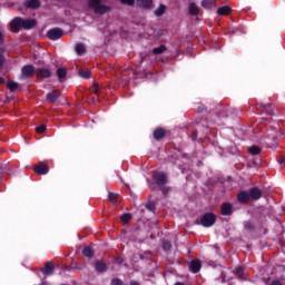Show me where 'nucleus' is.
Listing matches in <instances>:
<instances>
[{
	"label": "nucleus",
	"instance_id": "1",
	"mask_svg": "<svg viewBox=\"0 0 285 285\" xmlns=\"http://www.w3.org/2000/svg\"><path fill=\"white\" fill-rule=\"evenodd\" d=\"M88 8L95 14L104 16L106 12H110V7L104 4V0H88Z\"/></svg>",
	"mask_w": 285,
	"mask_h": 285
},
{
	"label": "nucleus",
	"instance_id": "2",
	"mask_svg": "<svg viewBox=\"0 0 285 285\" xmlns=\"http://www.w3.org/2000/svg\"><path fill=\"white\" fill-rule=\"evenodd\" d=\"M153 178L155 179L157 186L160 187V190H161V193H164V195H166V193L170 191V187L166 186V183L168 181V179L166 178V174L159 173V171H154Z\"/></svg>",
	"mask_w": 285,
	"mask_h": 285
},
{
	"label": "nucleus",
	"instance_id": "3",
	"mask_svg": "<svg viewBox=\"0 0 285 285\" xmlns=\"http://www.w3.org/2000/svg\"><path fill=\"white\" fill-rule=\"evenodd\" d=\"M215 222H217V217L213 213L205 214L200 219V224L205 228H210V226L215 225Z\"/></svg>",
	"mask_w": 285,
	"mask_h": 285
},
{
	"label": "nucleus",
	"instance_id": "4",
	"mask_svg": "<svg viewBox=\"0 0 285 285\" xmlns=\"http://www.w3.org/2000/svg\"><path fill=\"white\" fill-rule=\"evenodd\" d=\"M35 75V66L26 65L21 68L20 79H30Z\"/></svg>",
	"mask_w": 285,
	"mask_h": 285
},
{
	"label": "nucleus",
	"instance_id": "5",
	"mask_svg": "<svg viewBox=\"0 0 285 285\" xmlns=\"http://www.w3.org/2000/svg\"><path fill=\"white\" fill-rule=\"evenodd\" d=\"M47 37L51 41H57V39H61V37H63V30H61L60 28L50 29L47 32Z\"/></svg>",
	"mask_w": 285,
	"mask_h": 285
},
{
	"label": "nucleus",
	"instance_id": "6",
	"mask_svg": "<svg viewBox=\"0 0 285 285\" xmlns=\"http://www.w3.org/2000/svg\"><path fill=\"white\" fill-rule=\"evenodd\" d=\"M21 28H23V19L22 18H14L10 22L11 32H19V30H21Z\"/></svg>",
	"mask_w": 285,
	"mask_h": 285
},
{
	"label": "nucleus",
	"instance_id": "7",
	"mask_svg": "<svg viewBox=\"0 0 285 285\" xmlns=\"http://www.w3.org/2000/svg\"><path fill=\"white\" fill-rule=\"evenodd\" d=\"M61 97V92L59 90H53L47 94V101L49 104H57V100Z\"/></svg>",
	"mask_w": 285,
	"mask_h": 285
},
{
	"label": "nucleus",
	"instance_id": "8",
	"mask_svg": "<svg viewBox=\"0 0 285 285\" xmlns=\"http://www.w3.org/2000/svg\"><path fill=\"white\" fill-rule=\"evenodd\" d=\"M37 77H42V79H49V77H52V70L48 68H40L36 71Z\"/></svg>",
	"mask_w": 285,
	"mask_h": 285
},
{
	"label": "nucleus",
	"instance_id": "9",
	"mask_svg": "<svg viewBox=\"0 0 285 285\" xmlns=\"http://www.w3.org/2000/svg\"><path fill=\"white\" fill-rule=\"evenodd\" d=\"M33 170L37 173V175H48L50 169L48 168V165L41 163L40 165L36 166Z\"/></svg>",
	"mask_w": 285,
	"mask_h": 285
},
{
	"label": "nucleus",
	"instance_id": "10",
	"mask_svg": "<svg viewBox=\"0 0 285 285\" xmlns=\"http://www.w3.org/2000/svg\"><path fill=\"white\" fill-rule=\"evenodd\" d=\"M95 268L97 273H106L108 271V265L104 261H97L95 263Z\"/></svg>",
	"mask_w": 285,
	"mask_h": 285
},
{
	"label": "nucleus",
	"instance_id": "11",
	"mask_svg": "<svg viewBox=\"0 0 285 285\" xmlns=\"http://www.w3.org/2000/svg\"><path fill=\"white\" fill-rule=\"evenodd\" d=\"M41 273H43V275H53L55 274V265H52V263L48 262L46 264L45 267H42Z\"/></svg>",
	"mask_w": 285,
	"mask_h": 285
},
{
	"label": "nucleus",
	"instance_id": "12",
	"mask_svg": "<svg viewBox=\"0 0 285 285\" xmlns=\"http://www.w3.org/2000/svg\"><path fill=\"white\" fill-rule=\"evenodd\" d=\"M189 268L191 273H199L202 271V262L199 259L191 261Z\"/></svg>",
	"mask_w": 285,
	"mask_h": 285
},
{
	"label": "nucleus",
	"instance_id": "13",
	"mask_svg": "<svg viewBox=\"0 0 285 285\" xmlns=\"http://www.w3.org/2000/svg\"><path fill=\"white\" fill-rule=\"evenodd\" d=\"M136 6L146 10L153 6V0H136Z\"/></svg>",
	"mask_w": 285,
	"mask_h": 285
},
{
	"label": "nucleus",
	"instance_id": "14",
	"mask_svg": "<svg viewBox=\"0 0 285 285\" xmlns=\"http://www.w3.org/2000/svg\"><path fill=\"white\" fill-rule=\"evenodd\" d=\"M222 215H233V205L225 203L220 207Z\"/></svg>",
	"mask_w": 285,
	"mask_h": 285
},
{
	"label": "nucleus",
	"instance_id": "15",
	"mask_svg": "<svg viewBox=\"0 0 285 285\" xmlns=\"http://www.w3.org/2000/svg\"><path fill=\"white\" fill-rule=\"evenodd\" d=\"M35 26H37V20H33V19L23 20L22 19V28H24V30H30V29L35 28Z\"/></svg>",
	"mask_w": 285,
	"mask_h": 285
},
{
	"label": "nucleus",
	"instance_id": "16",
	"mask_svg": "<svg viewBox=\"0 0 285 285\" xmlns=\"http://www.w3.org/2000/svg\"><path fill=\"white\" fill-rule=\"evenodd\" d=\"M249 197L252 199H255V200L261 199L262 198V190H259V188H257V187L252 188L249 190Z\"/></svg>",
	"mask_w": 285,
	"mask_h": 285
},
{
	"label": "nucleus",
	"instance_id": "17",
	"mask_svg": "<svg viewBox=\"0 0 285 285\" xmlns=\"http://www.w3.org/2000/svg\"><path fill=\"white\" fill-rule=\"evenodd\" d=\"M23 4L31 10H37L40 7L39 0H26Z\"/></svg>",
	"mask_w": 285,
	"mask_h": 285
},
{
	"label": "nucleus",
	"instance_id": "18",
	"mask_svg": "<svg viewBox=\"0 0 285 285\" xmlns=\"http://www.w3.org/2000/svg\"><path fill=\"white\" fill-rule=\"evenodd\" d=\"M167 7L166 4H159V8H157L154 11L155 17H164V14L166 13Z\"/></svg>",
	"mask_w": 285,
	"mask_h": 285
},
{
	"label": "nucleus",
	"instance_id": "19",
	"mask_svg": "<svg viewBox=\"0 0 285 285\" xmlns=\"http://www.w3.org/2000/svg\"><path fill=\"white\" fill-rule=\"evenodd\" d=\"M189 14L191 17H197V14H199V7H197L194 2L189 3Z\"/></svg>",
	"mask_w": 285,
	"mask_h": 285
},
{
	"label": "nucleus",
	"instance_id": "20",
	"mask_svg": "<svg viewBox=\"0 0 285 285\" xmlns=\"http://www.w3.org/2000/svg\"><path fill=\"white\" fill-rule=\"evenodd\" d=\"M82 255H83V257H95V249H92V247H90V246H86L82 249Z\"/></svg>",
	"mask_w": 285,
	"mask_h": 285
},
{
	"label": "nucleus",
	"instance_id": "21",
	"mask_svg": "<svg viewBox=\"0 0 285 285\" xmlns=\"http://www.w3.org/2000/svg\"><path fill=\"white\" fill-rule=\"evenodd\" d=\"M164 137H166V130H164L163 128L156 129L154 131L155 139H164Z\"/></svg>",
	"mask_w": 285,
	"mask_h": 285
},
{
	"label": "nucleus",
	"instance_id": "22",
	"mask_svg": "<svg viewBox=\"0 0 285 285\" xmlns=\"http://www.w3.org/2000/svg\"><path fill=\"white\" fill-rule=\"evenodd\" d=\"M248 199H250L249 193L240 191L238 194V202H240L242 204H244V202H248Z\"/></svg>",
	"mask_w": 285,
	"mask_h": 285
},
{
	"label": "nucleus",
	"instance_id": "23",
	"mask_svg": "<svg viewBox=\"0 0 285 285\" xmlns=\"http://www.w3.org/2000/svg\"><path fill=\"white\" fill-rule=\"evenodd\" d=\"M234 275L238 277V279H246V275L244 274V268L238 267L234 271Z\"/></svg>",
	"mask_w": 285,
	"mask_h": 285
},
{
	"label": "nucleus",
	"instance_id": "24",
	"mask_svg": "<svg viewBox=\"0 0 285 285\" xmlns=\"http://www.w3.org/2000/svg\"><path fill=\"white\" fill-rule=\"evenodd\" d=\"M167 48L165 45H161L159 47H156L153 49V53L154 55H164V52H166Z\"/></svg>",
	"mask_w": 285,
	"mask_h": 285
},
{
	"label": "nucleus",
	"instance_id": "25",
	"mask_svg": "<svg viewBox=\"0 0 285 285\" xmlns=\"http://www.w3.org/2000/svg\"><path fill=\"white\" fill-rule=\"evenodd\" d=\"M215 3H216L215 0H203L202 7L208 10L212 6H215Z\"/></svg>",
	"mask_w": 285,
	"mask_h": 285
},
{
	"label": "nucleus",
	"instance_id": "26",
	"mask_svg": "<svg viewBox=\"0 0 285 285\" xmlns=\"http://www.w3.org/2000/svg\"><path fill=\"white\" fill-rule=\"evenodd\" d=\"M7 88H9V90H10L11 92H14V90H17V88H19V83H17V82H14V81H12V80H9V81L7 82Z\"/></svg>",
	"mask_w": 285,
	"mask_h": 285
},
{
	"label": "nucleus",
	"instance_id": "27",
	"mask_svg": "<svg viewBox=\"0 0 285 285\" xmlns=\"http://www.w3.org/2000/svg\"><path fill=\"white\" fill-rule=\"evenodd\" d=\"M79 77H82V79H90L91 71L89 69L80 70L78 72Z\"/></svg>",
	"mask_w": 285,
	"mask_h": 285
},
{
	"label": "nucleus",
	"instance_id": "28",
	"mask_svg": "<svg viewBox=\"0 0 285 285\" xmlns=\"http://www.w3.org/2000/svg\"><path fill=\"white\" fill-rule=\"evenodd\" d=\"M229 12H230V7L228 6L218 8L217 10V14H220V16L228 14Z\"/></svg>",
	"mask_w": 285,
	"mask_h": 285
},
{
	"label": "nucleus",
	"instance_id": "29",
	"mask_svg": "<svg viewBox=\"0 0 285 285\" xmlns=\"http://www.w3.org/2000/svg\"><path fill=\"white\" fill-rule=\"evenodd\" d=\"M76 52H77V55H83V52H86V45L77 43L76 45Z\"/></svg>",
	"mask_w": 285,
	"mask_h": 285
},
{
	"label": "nucleus",
	"instance_id": "30",
	"mask_svg": "<svg viewBox=\"0 0 285 285\" xmlns=\"http://www.w3.org/2000/svg\"><path fill=\"white\" fill-rule=\"evenodd\" d=\"M66 75H68V71L66 70V68H58L57 69L58 79H63V77H66Z\"/></svg>",
	"mask_w": 285,
	"mask_h": 285
},
{
	"label": "nucleus",
	"instance_id": "31",
	"mask_svg": "<svg viewBox=\"0 0 285 285\" xmlns=\"http://www.w3.org/2000/svg\"><path fill=\"white\" fill-rule=\"evenodd\" d=\"M248 153L250 155H259V153H262V148H259L257 146H252L248 148Z\"/></svg>",
	"mask_w": 285,
	"mask_h": 285
},
{
	"label": "nucleus",
	"instance_id": "32",
	"mask_svg": "<svg viewBox=\"0 0 285 285\" xmlns=\"http://www.w3.org/2000/svg\"><path fill=\"white\" fill-rule=\"evenodd\" d=\"M120 219L124 224H128V222H130V219H132V215L127 213V214H122L120 216Z\"/></svg>",
	"mask_w": 285,
	"mask_h": 285
},
{
	"label": "nucleus",
	"instance_id": "33",
	"mask_svg": "<svg viewBox=\"0 0 285 285\" xmlns=\"http://www.w3.org/2000/svg\"><path fill=\"white\" fill-rule=\"evenodd\" d=\"M147 210H150L151 213L155 212V209L157 208V206L155 205V203H148L146 205Z\"/></svg>",
	"mask_w": 285,
	"mask_h": 285
},
{
	"label": "nucleus",
	"instance_id": "34",
	"mask_svg": "<svg viewBox=\"0 0 285 285\" xmlns=\"http://www.w3.org/2000/svg\"><path fill=\"white\" fill-rule=\"evenodd\" d=\"M110 285H124V281H121V278H114Z\"/></svg>",
	"mask_w": 285,
	"mask_h": 285
},
{
	"label": "nucleus",
	"instance_id": "35",
	"mask_svg": "<svg viewBox=\"0 0 285 285\" xmlns=\"http://www.w3.org/2000/svg\"><path fill=\"white\" fill-rule=\"evenodd\" d=\"M120 3H125V6H135V0H119Z\"/></svg>",
	"mask_w": 285,
	"mask_h": 285
},
{
	"label": "nucleus",
	"instance_id": "36",
	"mask_svg": "<svg viewBox=\"0 0 285 285\" xmlns=\"http://www.w3.org/2000/svg\"><path fill=\"white\" fill-rule=\"evenodd\" d=\"M108 199H110V200L112 202V204H115V202H116V199H117V194H115V193H109Z\"/></svg>",
	"mask_w": 285,
	"mask_h": 285
},
{
	"label": "nucleus",
	"instance_id": "37",
	"mask_svg": "<svg viewBox=\"0 0 285 285\" xmlns=\"http://www.w3.org/2000/svg\"><path fill=\"white\" fill-rule=\"evenodd\" d=\"M46 125H40L39 127L36 128L37 132H46Z\"/></svg>",
	"mask_w": 285,
	"mask_h": 285
},
{
	"label": "nucleus",
	"instance_id": "38",
	"mask_svg": "<svg viewBox=\"0 0 285 285\" xmlns=\"http://www.w3.org/2000/svg\"><path fill=\"white\" fill-rule=\"evenodd\" d=\"M163 248H164V250H170V248H171L170 243L165 242V243L163 244Z\"/></svg>",
	"mask_w": 285,
	"mask_h": 285
},
{
	"label": "nucleus",
	"instance_id": "39",
	"mask_svg": "<svg viewBox=\"0 0 285 285\" xmlns=\"http://www.w3.org/2000/svg\"><path fill=\"white\" fill-rule=\"evenodd\" d=\"M3 63H6V57H3V55L0 53V70L1 68H3Z\"/></svg>",
	"mask_w": 285,
	"mask_h": 285
},
{
	"label": "nucleus",
	"instance_id": "40",
	"mask_svg": "<svg viewBox=\"0 0 285 285\" xmlns=\"http://www.w3.org/2000/svg\"><path fill=\"white\" fill-rule=\"evenodd\" d=\"M91 90L97 95L99 92V86H94Z\"/></svg>",
	"mask_w": 285,
	"mask_h": 285
},
{
	"label": "nucleus",
	"instance_id": "41",
	"mask_svg": "<svg viewBox=\"0 0 285 285\" xmlns=\"http://www.w3.org/2000/svg\"><path fill=\"white\" fill-rule=\"evenodd\" d=\"M0 46H3V32L0 31Z\"/></svg>",
	"mask_w": 285,
	"mask_h": 285
},
{
	"label": "nucleus",
	"instance_id": "42",
	"mask_svg": "<svg viewBox=\"0 0 285 285\" xmlns=\"http://www.w3.org/2000/svg\"><path fill=\"white\" fill-rule=\"evenodd\" d=\"M272 285H282V282H279V281H273V282H272Z\"/></svg>",
	"mask_w": 285,
	"mask_h": 285
},
{
	"label": "nucleus",
	"instance_id": "43",
	"mask_svg": "<svg viewBox=\"0 0 285 285\" xmlns=\"http://www.w3.org/2000/svg\"><path fill=\"white\" fill-rule=\"evenodd\" d=\"M4 81H3V79L0 77V83H3Z\"/></svg>",
	"mask_w": 285,
	"mask_h": 285
},
{
	"label": "nucleus",
	"instance_id": "44",
	"mask_svg": "<svg viewBox=\"0 0 285 285\" xmlns=\"http://www.w3.org/2000/svg\"><path fill=\"white\" fill-rule=\"evenodd\" d=\"M121 262H122L121 258H118V263L121 264Z\"/></svg>",
	"mask_w": 285,
	"mask_h": 285
},
{
	"label": "nucleus",
	"instance_id": "45",
	"mask_svg": "<svg viewBox=\"0 0 285 285\" xmlns=\"http://www.w3.org/2000/svg\"><path fill=\"white\" fill-rule=\"evenodd\" d=\"M279 164H284V159L279 160Z\"/></svg>",
	"mask_w": 285,
	"mask_h": 285
}]
</instances>
